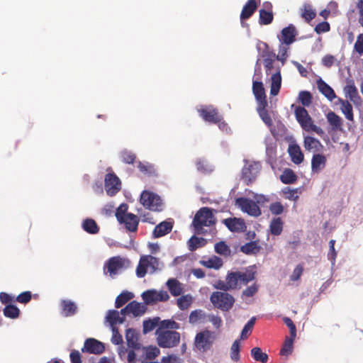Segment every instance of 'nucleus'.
<instances>
[{
  "label": "nucleus",
  "instance_id": "obj_1",
  "mask_svg": "<svg viewBox=\"0 0 363 363\" xmlns=\"http://www.w3.org/2000/svg\"><path fill=\"white\" fill-rule=\"evenodd\" d=\"M294 113L296 121L304 130L307 132H315L320 136L324 135L323 130L313 123L311 117L304 107L297 106L295 108Z\"/></svg>",
  "mask_w": 363,
  "mask_h": 363
},
{
  "label": "nucleus",
  "instance_id": "obj_2",
  "mask_svg": "<svg viewBox=\"0 0 363 363\" xmlns=\"http://www.w3.org/2000/svg\"><path fill=\"white\" fill-rule=\"evenodd\" d=\"M157 345L162 348H172L180 342V333L176 330L155 333Z\"/></svg>",
  "mask_w": 363,
  "mask_h": 363
},
{
  "label": "nucleus",
  "instance_id": "obj_3",
  "mask_svg": "<svg viewBox=\"0 0 363 363\" xmlns=\"http://www.w3.org/2000/svg\"><path fill=\"white\" fill-rule=\"evenodd\" d=\"M140 202L146 209L152 211L160 212L163 209V203L160 196L147 190L141 193Z\"/></svg>",
  "mask_w": 363,
  "mask_h": 363
},
{
  "label": "nucleus",
  "instance_id": "obj_4",
  "mask_svg": "<svg viewBox=\"0 0 363 363\" xmlns=\"http://www.w3.org/2000/svg\"><path fill=\"white\" fill-rule=\"evenodd\" d=\"M211 301L213 306L223 311H229L233 306L235 299L233 296L226 292L216 291L211 296Z\"/></svg>",
  "mask_w": 363,
  "mask_h": 363
},
{
  "label": "nucleus",
  "instance_id": "obj_5",
  "mask_svg": "<svg viewBox=\"0 0 363 363\" xmlns=\"http://www.w3.org/2000/svg\"><path fill=\"white\" fill-rule=\"evenodd\" d=\"M235 205L242 212L254 217H258L262 214L261 209L252 200L244 197H239L235 199Z\"/></svg>",
  "mask_w": 363,
  "mask_h": 363
},
{
  "label": "nucleus",
  "instance_id": "obj_6",
  "mask_svg": "<svg viewBox=\"0 0 363 363\" xmlns=\"http://www.w3.org/2000/svg\"><path fill=\"white\" fill-rule=\"evenodd\" d=\"M142 298L145 305L154 304L160 301H167L169 298L165 291L147 290L142 294Z\"/></svg>",
  "mask_w": 363,
  "mask_h": 363
},
{
  "label": "nucleus",
  "instance_id": "obj_7",
  "mask_svg": "<svg viewBox=\"0 0 363 363\" xmlns=\"http://www.w3.org/2000/svg\"><path fill=\"white\" fill-rule=\"evenodd\" d=\"M260 171L259 162L246 164L242 170V179L247 185L253 183Z\"/></svg>",
  "mask_w": 363,
  "mask_h": 363
},
{
  "label": "nucleus",
  "instance_id": "obj_8",
  "mask_svg": "<svg viewBox=\"0 0 363 363\" xmlns=\"http://www.w3.org/2000/svg\"><path fill=\"white\" fill-rule=\"evenodd\" d=\"M105 190L108 195L113 196L121 189V182L119 178L113 173H108L105 176Z\"/></svg>",
  "mask_w": 363,
  "mask_h": 363
},
{
  "label": "nucleus",
  "instance_id": "obj_9",
  "mask_svg": "<svg viewBox=\"0 0 363 363\" xmlns=\"http://www.w3.org/2000/svg\"><path fill=\"white\" fill-rule=\"evenodd\" d=\"M105 350L104 344L94 338H88L85 340L82 349L83 352L100 354Z\"/></svg>",
  "mask_w": 363,
  "mask_h": 363
},
{
  "label": "nucleus",
  "instance_id": "obj_10",
  "mask_svg": "<svg viewBox=\"0 0 363 363\" xmlns=\"http://www.w3.org/2000/svg\"><path fill=\"white\" fill-rule=\"evenodd\" d=\"M260 0H248L244 5L240 16L241 24L244 25V21L250 18L256 11L260 4Z\"/></svg>",
  "mask_w": 363,
  "mask_h": 363
},
{
  "label": "nucleus",
  "instance_id": "obj_11",
  "mask_svg": "<svg viewBox=\"0 0 363 363\" xmlns=\"http://www.w3.org/2000/svg\"><path fill=\"white\" fill-rule=\"evenodd\" d=\"M297 30L293 24H289L281 31L280 36H278L280 43L291 45L296 41Z\"/></svg>",
  "mask_w": 363,
  "mask_h": 363
},
{
  "label": "nucleus",
  "instance_id": "obj_12",
  "mask_svg": "<svg viewBox=\"0 0 363 363\" xmlns=\"http://www.w3.org/2000/svg\"><path fill=\"white\" fill-rule=\"evenodd\" d=\"M252 92L257 102V105L267 104V96L265 94L263 83L262 82H253Z\"/></svg>",
  "mask_w": 363,
  "mask_h": 363
},
{
  "label": "nucleus",
  "instance_id": "obj_13",
  "mask_svg": "<svg viewBox=\"0 0 363 363\" xmlns=\"http://www.w3.org/2000/svg\"><path fill=\"white\" fill-rule=\"evenodd\" d=\"M265 9L259 11V23L260 25H269L274 20V15L272 11L271 3L267 2L264 4Z\"/></svg>",
  "mask_w": 363,
  "mask_h": 363
},
{
  "label": "nucleus",
  "instance_id": "obj_14",
  "mask_svg": "<svg viewBox=\"0 0 363 363\" xmlns=\"http://www.w3.org/2000/svg\"><path fill=\"white\" fill-rule=\"evenodd\" d=\"M119 223L123 224L127 231L135 233L138 230V224L140 222L139 218L133 214H128L122 220H118Z\"/></svg>",
  "mask_w": 363,
  "mask_h": 363
},
{
  "label": "nucleus",
  "instance_id": "obj_15",
  "mask_svg": "<svg viewBox=\"0 0 363 363\" xmlns=\"http://www.w3.org/2000/svg\"><path fill=\"white\" fill-rule=\"evenodd\" d=\"M223 118L216 108L212 106L206 107V121L218 124L219 128H224L226 124L222 121Z\"/></svg>",
  "mask_w": 363,
  "mask_h": 363
},
{
  "label": "nucleus",
  "instance_id": "obj_16",
  "mask_svg": "<svg viewBox=\"0 0 363 363\" xmlns=\"http://www.w3.org/2000/svg\"><path fill=\"white\" fill-rule=\"evenodd\" d=\"M223 223L231 232H244L246 229V225L241 218H226L223 220Z\"/></svg>",
  "mask_w": 363,
  "mask_h": 363
},
{
  "label": "nucleus",
  "instance_id": "obj_17",
  "mask_svg": "<svg viewBox=\"0 0 363 363\" xmlns=\"http://www.w3.org/2000/svg\"><path fill=\"white\" fill-rule=\"evenodd\" d=\"M123 266V260L119 257H113L110 258L104 265V270L107 269V273L111 276L117 274L118 269H121Z\"/></svg>",
  "mask_w": 363,
  "mask_h": 363
},
{
  "label": "nucleus",
  "instance_id": "obj_18",
  "mask_svg": "<svg viewBox=\"0 0 363 363\" xmlns=\"http://www.w3.org/2000/svg\"><path fill=\"white\" fill-rule=\"evenodd\" d=\"M344 91L345 96L353 102L354 105L358 106L360 104L361 97L353 82L345 86Z\"/></svg>",
  "mask_w": 363,
  "mask_h": 363
},
{
  "label": "nucleus",
  "instance_id": "obj_19",
  "mask_svg": "<svg viewBox=\"0 0 363 363\" xmlns=\"http://www.w3.org/2000/svg\"><path fill=\"white\" fill-rule=\"evenodd\" d=\"M327 162L325 156L321 154H314L311 159V171L313 173H319L322 171Z\"/></svg>",
  "mask_w": 363,
  "mask_h": 363
},
{
  "label": "nucleus",
  "instance_id": "obj_20",
  "mask_svg": "<svg viewBox=\"0 0 363 363\" xmlns=\"http://www.w3.org/2000/svg\"><path fill=\"white\" fill-rule=\"evenodd\" d=\"M172 223L166 220L162 221L155 227L152 235L155 238L164 236L172 231Z\"/></svg>",
  "mask_w": 363,
  "mask_h": 363
},
{
  "label": "nucleus",
  "instance_id": "obj_21",
  "mask_svg": "<svg viewBox=\"0 0 363 363\" xmlns=\"http://www.w3.org/2000/svg\"><path fill=\"white\" fill-rule=\"evenodd\" d=\"M303 146L306 150L314 152H320L323 149V145L316 138L311 136L304 137Z\"/></svg>",
  "mask_w": 363,
  "mask_h": 363
},
{
  "label": "nucleus",
  "instance_id": "obj_22",
  "mask_svg": "<svg viewBox=\"0 0 363 363\" xmlns=\"http://www.w3.org/2000/svg\"><path fill=\"white\" fill-rule=\"evenodd\" d=\"M238 280L240 284H247L250 281L255 279L256 269L255 266H250L245 269V272H237Z\"/></svg>",
  "mask_w": 363,
  "mask_h": 363
},
{
  "label": "nucleus",
  "instance_id": "obj_23",
  "mask_svg": "<svg viewBox=\"0 0 363 363\" xmlns=\"http://www.w3.org/2000/svg\"><path fill=\"white\" fill-rule=\"evenodd\" d=\"M316 84L320 92L329 101H332L337 97L334 90L321 78H319L316 81Z\"/></svg>",
  "mask_w": 363,
  "mask_h": 363
},
{
  "label": "nucleus",
  "instance_id": "obj_24",
  "mask_svg": "<svg viewBox=\"0 0 363 363\" xmlns=\"http://www.w3.org/2000/svg\"><path fill=\"white\" fill-rule=\"evenodd\" d=\"M194 233L200 234L204 228V207L201 208L196 215L192 221Z\"/></svg>",
  "mask_w": 363,
  "mask_h": 363
},
{
  "label": "nucleus",
  "instance_id": "obj_25",
  "mask_svg": "<svg viewBox=\"0 0 363 363\" xmlns=\"http://www.w3.org/2000/svg\"><path fill=\"white\" fill-rule=\"evenodd\" d=\"M125 339L130 348L133 350L140 349L141 345L138 341V334L134 329L128 328L126 330Z\"/></svg>",
  "mask_w": 363,
  "mask_h": 363
},
{
  "label": "nucleus",
  "instance_id": "obj_26",
  "mask_svg": "<svg viewBox=\"0 0 363 363\" xmlns=\"http://www.w3.org/2000/svg\"><path fill=\"white\" fill-rule=\"evenodd\" d=\"M289 154L291 158V161L296 164H301L304 159L303 154L297 144H292L289 146Z\"/></svg>",
  "mask_w": 363,
  "mask_h": 363
},
{
  "label": "nucleus",
  "instance_id": "obj_27",
  "mask_svg": "<svg viewBox=\"0 0 363 363\" xmlns=\"http://www.w3.org/2000/svg\"><path fill=\"white\" fill-rule=\"evenodd\" d=\"M326 118L334 131H341L342 130V119L333 111H330L326 114Z\"/></svg>",
  "mask_w": 363,
  "mask_h": 363
},
{
  "label": "nucleus",
  "instance_id": "obj_28",
  "mask_svg": "<svg viewBox=\"0 0 363 363\" xmlns=\"http://www.w3.org/2000/svg\"><path fill=\"white\" fill-rule=\"evenodd\" d=\"M62 314L65 317L74 315L77 311V306L74 302L70 300H62L60 302Z\"/></svg>",
  "mask_w": 363,
  "mask_h": 363
},
{
  "label": "nucleus",
  "instance_id": "obj_29",
  "mask_svg": "<svg viewBox=\"0 0 363 363\" xmlns=\"http://www.w3.org/2000/svg\"><path fill=\"white\" fill-rule=\"evenodd\" d=\"M138 168L139 171L147 177H157L158 172L155 165L148 162H138Z\"/></svg>",
  "mask_w": 363,
  "mask_h": 363
},
{
  "label": "nucleus",
  "instance_id": "obj_30",
  "mask_svg": "<svg viewBox=\"0 0 363 363\" xmlns=\"http://www.w3.org/2000/svg\"><path fill=\"white\" fill-rule=\"evenodd\" d=\"M264 66L267 74H269L273 69L274 60H277V55L273 51L265 50L263 52Z\"/></svg>",
  "mask_w": 363,
  "mask_h": 363
},
{
  "label": "nucleus",
  "instance_id": "obj_31",
  "mask_svg": "<svg viewBox=\"0 0 363 363\" xmlns=\"http://www.w3.org/2000/svg\"><path fill=\"white\" fill-rule=\"evenodd\" d=\"M337 103L340 104V110L345 118L350 121H353L354 113L352 104L347 100L341 98L337 99Z\"/></svg>",
  "mask_w": 363,
  "mask_h": 363
},
{
  "label": "nucleus",
  "instance_id": "obj_32",
  "mask_svg": "<svg viewBox=\"0 0 363 363\" xmlns=\"http://www.w3.org/2000/svg\"><path fill=\"white\" fill-rule=\"evenodd\" d=\"M267 105L268 104L257 105V111L264 124L267 127L271 128L273 126V121L267 109Z\"/></svg>",
  "mask_w": 363,
  "mask_h": 363
},
{
  "label": "nucleus",
  "instance_id": "obj_33",
  "mask_svg": "<svg viewBox=\"0 0 363 363\" xmlns=\"http://www.w3.org/2000/svg\"><path fill=\"white\" fill-rule=\"evenodd\" d=\"M167 286L173 296H179L183 293V287L182 283H180L176 279H169L167 280Z\"/></svg>",
  "mask_w": 363,
  "mask_h": 363
},
{
  "label": "nucleus",
  "instance_id": "obj_34",
  "mask_svg": "<svg viewBox=\"0 0 363 363\" xmlns=\"http://www.w3.org/2000/svg\"><path fill=\"white\" fill-rule=\"evenodd\" d=\"M284 221L280 217L273 218L269 223V231L272 235H280L283 231Z\"/></svg>",
  "mask_w": 363,
  "mask_h": 363
},
{
  "label": "nucleus",
  "instance_id": "obj_35",
  "mask_svg": "<svg viewBox=\"0 0 363 363\" xmlns=\"http://www.w3.org/2000/svg\"><path fill=\"white\" fill-rule=\"evenodd\" d=\"M130 314L134 317L143 315L147 311V306L144 303L133 301L128 303Z\"/></svg>",
  "mask_w": 363,
  "mask_h": 363
},
{
  "label": "nucleus",
  "instance_id": "obj_36",
  "mask_svg": "<svg viewBox=\"0 0 363 363\" xmlns=\"http://www.w3.org/2000/svg\"><path fill=\"white\" fill-rule=\"evenodd\" d=\"M239 282L237 272L229 273L226 277L225 286H220V289L228 291L237 287Z\"/></svg>",
  "mask_w": 363,
  "mask_h": 363
},
{
  "label": "nucleus",
  "instance_id": "obj_37",
  "mask_svg": "<svg viewBox=\"0 0 363 363\" xmlns=\"http://www.w3.org/2000/svg\"><path fill=\"white\" fill-rule=\"evenodd\" d=\"M106 321L109 323L111 328L116 327L117 323H123L125 318L119 315V311L116 310H109L106 316Z\"/></svg>",
  "mask_w": 363,
  "mask_h": 363
},
{
  "label": "nucleus",
  "instance_id": "obj_38",
  "mask_svg": "<svg viewBox=\"0 0 363 363\" xmlns=\"http://www.w3.org/2000/svg\"><path fill=\"white\" fill-rule=\"evenodd\" d=\"M298 179L295 172L289 168L285 169L280 176V180L285 184H291L295 183Z\"/></svg>",
  "mask_w": 363,
  "mask_h": 363
},
{
  "label": "nucleus",
  "instance_id": "obj_39",
  "mask_svg": "<svg viewBox=\"0 0 363 363\" xmlns=\"http://www.w3.org/2000/svg\"><path fill=\"white\" fill-rule=\"evenodd\" d=\"M179 328V324L174 320H164L160 321L158 328L155 333H160L165 330H175Z\"/></svg>",
  "mask_w": 363,
  "mask_h": 363
},
{
  "label": "nucleus",
  "instance_id": "obj_40",
  "mask_svg": "<svg viewBox=\"0 0 363 363\" xmlns=\"http://www.w3.org/2000/svg\"><path fill=\"white\" fill-rule=\"evenodd\" d=\"M82 228L89 234H97L99 227L94 219L86 218L82 223Z\"/></svg>",
  "mask_w": 363,
  "mask_h": 363
},
{
  "label": "nucleus",
  "instance_id": "obj_41",
  "mask_svg": "<svg viewBox=\"0 0 363 363\" xmlns=\"http://www.w3.org/2000/svg\"><path fill=\"white\" fill-rule=\"evenodd\" d=\"M133 297L134 295L132 292L126 291H123L116 297L115 301V307L116 308H120L126 303H128L130 300H131Z\"/></svg>",
  "mask_w": 363,
  "mask_h": 363
},
{
  "label": "nucleus",
  "instance_id": "obj_42",
  "mask_svg": "<svg viewBox=\"0 0 363 363\" xmlns=\"http://www.w3.org/2000/svg\"><path fill=\"white\" fill-rule=\"evenodd\" d=\"M240 250L245 255H255L259 252L260 246L256 241H251L241 246Z\"/></svg>",
  "mask_w": 363,
  "mask_h": 363
},
{
  "label": "nucleus",
  "instance_id": "obj_43",
  "mask_svg": "<svg viewBox=\"0 0 363 363\" xmlns=\"http://www.w3.org/2000/svg\"><path fill=\"white\" fill-rule=\"evenodd\" d=\"M283 194L286 199L296 201L299 198V194H301V189H291L290 187H285L283 190Z\"/></svg>",
  "mask_w": 363,
  "mask_h": 363
},
{
  "label": "nucleus",
  "instance_id": "obj_44",
  "mask_svg": "<svg viewBox=\"0 0 363 363\" xmlns=\"http://www.w3.org/2000/svg\"><path fill=\"white\" fill-rule=\"evenodd\" d=\"M3 313L6 318L16 319L19 317L20 310L17 306L13 304H8L4 308Z\"/></svg>",
  "mask_w": 363,
  "mask_h": 363
},
{
  "label": "nucleus",
  "instance_id": "obj_45",
  "mask_svg": "<svg viewBox=\"0 0 363 363\" xmlns=\"http://www.w3.org/2000/svg\"><path fill=\"white\" fill-rule=\"evenodd\" d=\"M251 355L253 359L257 362L266 363L268 361V355L267 353L263 352L260 347H256L251 350Z\"/></svg>",
  "mask_w": 363,
  "mask_h": 363
},
{
  "label": "nucleus",
  "instance_id": "obj_46",
  "mask_svg": "<svg viewBox=\"0 0 363 363\" xmlns=\"http://www.w3.org/2000/svg\"><path fill=\"white\" fill-rule=\"evenodd\" d=\"M289 44H285L284 43H280L279 45V52L277 55V60L281 61L282 64H284L286 62L289 55L288 52L289 50Z\"/></svg>",
  "mask_w": 363,
  "mask_h": 363
},
{
  "label": "nucleus",
  "instance_id": "obj_47",
  "mask_svg": "<svg viewBox=\"0 0 363 363\" xmlns=\"http://www.w3.org/2000/svg\"><path fill=\"white\" fill-rule=\"evenodd\" d=\"M296 337H286L280 350L282 356H289L293 352V343Z\"/></svg>",
  "mask_w": 363,
  "mask_h": 363
},
{
  "label": "nucleus",
  "instance_id": "obj_48",
  "mask_svg": "<svg viewBox=\"0 0 363 363\" xmlns=\"http://www.w3.org/2000/svg\"><path fill=\"white\" fill-rule=\"evenodd\" d=\"M316 16L315 11L312 9L309 4H305L302 9L301 16L305 21L309 23Z\"/></svg>",
  "mask_w": 363,
  "mask_h": 363
},
{
  "label": "nucleus",
  "instance_id": "obj_49",
  "mask_svg": "<svg viewBox=\"0 0 363 363\" xmlns=\"http://www.w3.org/2000/svg\"><path fill=\"white\" fill-rule=\"evenodd\" d=\"M148 266L145 262V256H142L136 268V275L139 278L144 277L147 272Z\"/></svg>",
  "mask_w": 363,
  "mask_h": 363
},
{
  "label": "nucleus",
  "instance_id": "obj_50",
  "mask_svg": "<svg viewBox=\"0 0 363 363\" xmlns=\"http://www.w3.org/2000/svg\"><path fill=\"white\" fill-rule=\"evenodd\" d=\"M160 318H155L153 319L145 320L143 321V333H147L153 330L156 326L158 325Z\"/></svg>",
  "mask_w": 363,
  "mask_h": 363
},
{
  "label": "nucleus",
  "instance_id": "obj_51",
  "mask_svg": "<svg viewBox=\"0 0 363 363\" xmlns=\"http://www.w3.org/2000/svg\"><path fill=\"white\" fill-rule=\"evenodd\" d=\"M214 248L216 252L220 255L228 256L230 255V249L224 241L216 243Z\"/></svg>",
  "mask_w": 363,
  "mask_h": 363
},
{
  "label": "nucleus",
  "instance_id": "obj_52",
  "mask_svg": "<svg viewBox=\"0 0 363 363\" xmlns=\"http://www.w3.org/2000/svg\"><path fill=\"white\" fill-rule=\"evenodd\" d=\"M204 239L199 238L196 235H193L187 242L188 248L190 251H195L197 248L201 247L203 246L202 241Z\"/></svg>",
  "mask_w": 363,
  "mask_h": 363
},
{
  "label": "nucleus",
  "instance_id": "obj_53",
  "mask_svg": "<svg viewBox=\"0 0 363 363\" xmlns=\"http://www.w3.org/2000/svg\"><path fill=\"white\" fill-rule=\"evenodd\" d=\"M240 340H236L233 343L230 348V358L234 362L240 360Z\"/></svg>",
  "mask_w": 363,
  "mask_h": 363
},
{
  "label": "nucleus",
  "instance_id": "obj_54",
  "mask_svg": "<svg viewBox=\"0 0 363 363\" xmlns=\"http://www.w3.org/2000/svg\"><path fill=\"white\" fill-rule=\"evenodd\" d=\"M121 160L125 164H133L136 160V155L131 151L125 150L121 152Z\"/></svg>",
  "mask_w": 363,
  "mask_h": 363
},
{
  "label": "nucleus",
  "instance_id": "obj_55",
  "mask_svg": "<svg viewBox=\"0 0 363 363\" xmlns=\"http://www.w3.org/2000/svg\"><path fill=\"white\" fill-rule=\"evenodd\" d=\"M312 94L308 91H301L298 94V99L303 106H308L312 103Z\"/></svg>",
  "mask_w": 363,
  "mask_h": 363
},
{
  "label": "nucleus",
  "instance_id": "obj_56",
  "mask_svg": "<svg viewBox=\"0 0 363 363\" xmlns=\"http://www.w3.org/2000/svg\"><path fill=\"white\" fill-rule=\"evenodd\" d=\"M223 262L221 258L213 256L206 261V267L218 269L223 266Z\"/></svg>",
  "mask_w": 363,
  "mask_h": 363
},
{
  "label": "nucleus",
  "instance_id": "obj_57",
  "mask_svg": "<svg viewBox=\"0 0 363 363\" xmlns=\"http://www.w3.org/2000/svg\"><path fill=\"white\" fill-rule=\"evenodd\" d=\"M191 296L190 295L182 296L177 301L178 307L181 310L187 309L191 303Z\"/></svg>",
  "mask_w": 363,
  "mask_h": 363
},
{
  "label": "nucleus",
  "instance_id": "obj_58",
  "mask_svg": "<svg viewBox=\"0 0 363 363\" xmlns=\"http://www.w3.org/2000/svg\"><path fill=\"white\" fill-rule=\"evenodd\" d=\"M256 318L255 317L251 318L247 323L245 325L240 334L241 339H246L248 336V333H251V330L255 323Z\"/></svg>",
  "mask_w": 363,
  "mask_h": 363
},
{
  "label": "nucleus",
  "instance_id": "obj_59",
  "mask_svg": "<svg viewBox=\"0 0 363 363\" xmlns=\"http://www.w3.org/2000/svg\"><path fill=\"white\" fill-rule=\"evenodd\" d=\"M194 350L195 351L204 350V331H201L196 335L194 341Z\"/></svg>",
  "mask_w": 363,
  "mask_h": 363
},
{
  "label": "nucleus",
  "instance_id": "obj_60",
  "mask_svg": "<svg viewBox=\"0 0 363 363\" xmlns=\"http://www.w3.org/2000/svg\"><path fill=\"white\" fill-rule=\"evenodd\" d=\"M269 209L272 214L274 216L281 215L284 211V206L279 201L272 203L269 206Z\"/></svg>",
  "mask_w": 363,
  "mask_h": 363
},
{
  "label": "nucleus",
  "instance_id": "obj_61",
  "mask_svg": "<svg viewBox=\"0 0 363 363\" xmlns=\"http://www.w3.org/2000/svg\"><path fill=\"white\" fill-rule=\"evenodd\" d=\"M145 258V262L148 266V268L152 269V272H155L158 269L159 259L152 255H144Z\"/></svg>",
  "mask_w": 363,
  "mask_h": 363
},
{
  "label": "nucleus",
  "instance_id": "obj_62",
  "mask_svg": "<svg viewBox=\"0 0 363 363\" xmlns=\"http://www.w3.org/2000/svg\"><path fill=\"white\" fill-rule=\"evenodd\" d=\"M128 206L125 203L121 204L116 211V217L117 220H122L123 218H125L128 214L130 213H128Z\"/></svg>",
  "mask_w": 363,
  "mask_h": 363
},
{
  "label": "nucleus",
  "instance_id": "obj_63",
  "mask_svg": "<svg viewBox=\"0 0 363 363\" xmlns=\"http://www.w3.org/2000/svg\"><path fill=\"white\" fill-rule=\"evenodd\" d=\"M259 289V285L254 283L252 285L247 287L242 293V296L252 297L253 296Z\"/></svg>",
  "mask_w": 363,
  "mask_h": 363
},
{
  "label": "nucleus",
  "instance_id": "obj_64",
  "mask_svg": "<svg viewBox=\"0 0 363 363\" xmlns=\"http://www.w3.org/2000/svg\"><path fill=\"white\" fill-rule=\"evenodd\" d=\"M32 298V294L30 291H24L21 293L16 298V301L21 303H28Z\"/></svg>",
  "mask_w": 363,
  "mask_h": 363
}]
</instances>
